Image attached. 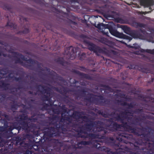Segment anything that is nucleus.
I'll list each match as a JSON object with an SVG mask.
<instances>
[{"label": "nucleus", "mask_w": 154, "mask_h": 154, "mask_svg": "<svg viewBox=\"0 0 154 154\" xmlns=\"http://www.w3.org/2000/svg\"><path fill=\"white\" fill-rule=\"evenodd\" d=\"M52 112L54 114H59L60 113V111L58 108H53Z\"/></svg>", "instance_id": "47"}, {"label": "nucleus", "mask_w": 154, "mask_h": 154, "mask_svg": "<svg viewBox=\"0 0 154 154\" xmlns=\"http://www.w3.org/2000/svg\"><path fill=\"white\" fill-rule=\"evenodd\" d=\"M140 5L143 6L144 7H149V9L151 10V6L154 5V0H140Z\"/></svg>", "instance_id": "16"}, {"label": "nucleus", "mask_w": 154, "mask_h": 154, "mask_svg": "<svg viewBox=\"0 0 154 154\" xmlns=\"http://www.w3.org/2000/svg\"><path fill=\"white\" fill-rule=\"evenodd\" d=\"M86 55L85 53H82L79 54V59L82 60H85L86 58Z\"/></svg>", "instance_id": "37"}, {"label": "nucleus", "mask_w": 154, "mask_h": 154, "mask_svg": "<svg viewBox=\"0 0 154 154\" xmlns=\"http://www.w3.org/2000/svg\"><path fill=\"white\" fill-rule=\"evenodd\" d=\"M87 144V143L86 142L83 141L81 143H80L78 144V146L79 147V148H80L81 146H80V145H85Z\"/></svg>", "instance_id": "60"}, {"label": "nucleus", "mask_w": 154, "mask_h": 154, "mask_svg": "<svg viewBox=\"0 0 154 154\" xmlns=\"http://www.w3.org/2000/svg\"><path fill=\"white\" fill-rule=\"evenodd\" d=\"M13 103L11 104L10 106V109L13 112H14L15 111L17 110V109L18 105L17 103H15V101L14 100H12Z\"/></svg>", "instance_id": "32"}, {"label": "nucleus", "mask_w": 154, "mask_h": 154, "mask_svg": "<svg viewBox=\"0 0 154 154\" xmlns=\"http://www.w3.org/2000/svg\"><path fill=\"white\" fill-rule=\"evenodd\" d=\"M15 53L17 54L18 55L20 56V58L21 59L25 61H26V63L28 65H31L32 66L30 67V68H28L29 69L31 70H34V66L32 65V62L33 61L34 59H32L31 58L27 59V57H25L24 55L21 53H20L19 52H15Z\"/></svg>", "instance_id": "15"}, {"label": "nucleus", "mask_w": 154, "mask_h": 154, "mask_svg": "<svg viewBox=\"0 0 154 154\" xmlns=\"http://www.w3.org/2000/svg\"><path fill=\"white\" fill-rule=\"evenodd\" d=\"M121 28L124 31V32L129 35L132 30H131L130 28L128 27L127 26L123 25L122 26Z\"/></svg>", "instance_id": "27"}, {"label": "nucleus", "mask_w": 154, "mask_h": 154, "mask_svg": "<svg viewBox=\"0 0 154 154\" xmlns=\"http://www.w3.org/2000/svg\"><path fill=\"white\" fill-rule=\"evenodd\" d=\"M2 56L5 57H6V55L5 53H4L3 51L0 50V56Z\"/></svg>", "instance_id": "58"}, {"label": "nucleus", "mask_w": 154, "mask_h": 154, "mask_svg": "<svg viewBox=\"0 0 154 154\" xmlns=\"http://www.w3.org/2000/svg\"><path fill=\"white\" fill-rule=\"evenodd\" d=\"M79 67L80 68L78 69L82 71L86 72V70L87 69L85 67L83 66H79Z\"/></svg>", "instance_id": "56"}, {"label": "nucleus", "mask_w": 154, "mask_h": 154, "mask_svg": "<svg viewBox=\"0 0 154 154\" xmlns=\"http://www.w3.org/2000/svg\"><path fill=\"white\" fill-rule=\"evenodd\" d=\"M29 120L31 122H36L38 120V118L37 117H31L30 118H29Z\"/></svg>", "instance_id": "51"}, {"label": "nucleus", "mask_w": 154, "mask_h": 154, "mask_svg": "<svg viewBox=\"0 0 154 154\" xmlns=\"http://www.w3.org/2000/svg\"><path fill=\"white\" fill-rule=\"evenodd\" d=\"M122 118H123L124 119H126L127 118V116H129L128 114L125 110L124 111L122 112L121 113V115L119 114Z\"/></svg>", "instance_id": "40"}, {"label": "nucleus", "mask_w": 154, "mask_h": 154, "mask_svg": "<svg viewBox=\"0 0 154 154\" xmlns=\"http://www.w3.org/2000/svg\"><path fill=\"white\" fill-rule=\"evenodd\" d=\"M117 114V116L114 117V119L118 121H120L122 124H119L113 121V118H111L107 120L108 122L111 123L110 124L107 125L108 127L109 128L112 126L113 129L114 131H118L119 129L123 128L126 131L129 132L137 133V131L136 128H134L132 126H130L127 122H124V119L121 118L120 115L118 114Z\"/></svg>", "instance_id": "1"}, {"label": "nucleus", "mask_w": 154, "mask_h": 154, "mask_svg": "<svg viewBox=\"0 0 154 154\" xmlns=\"http://www.w3.org/2000/svg\"><path fill=\"white\" fill-rule=\"evenodd\" d=\"M79 91H80V93L85 95V93L86 92V90L84 88L79 89Z\"/></svg>", "instance_id": "55"}, {"label": "nucleus", "mask_w": 154, "mask_h": 154, "mask_svg": "<svg viewBox=\"0 0 154 154\" xmlns=\"http://www.w3.org/2000/svg\"><path fill=\"white\" fill-rule=\"evenodd\" d=\"M35 88L37 90L38 92H40L42 94H47V95H44L42 97V100L44 101H48L50 105L52 106L54 102L51 100V89L50 88L42 84L36 85Z\"/></svg>", "instance_id": "5"}, {"label": "nucleus", "mask_w": 154, "mask_h": 154, "mask_svg": "<svg viewBox=\"0 0 154 154\" xmlns=\"http://www.w3.org/2000/svg\"><path fill=\"white\" fill-rule=\"evenodd\" d=\"M129 35L134 38H140L142 37V34L138 31L132 30Z\"/></svg>", "instance_id": "19"}, {"label": "nucleus", "mask_w": 154, "mask_h": 154, "mask_svg": "<svg viewBox=\"0 0 154 154\" xmlns=\"http://www.w3.org/2000/svg\"><path fill=\"white\" fill-rule=\"evenodd\" d=\"M56 123L57 124V122L53 123L52 121L50 122L49 123V125H54L55 127H49L48 128H45L43 135H54L53 133L55 131V129H56L57 130H61V129H58V128L56 127Z\"/></svg>", "instance_id": "13"}, {"label": "nucleus", "mask_w": 154, "mask_h": 154, "mask_svg": "<svg viewBox=\"0 0 154 154\" xmlns=\"http://www.w3.org/2000/svg\"><path fill=\"white\" fill-rule=\"evenodd\" d=\"M5 55H6V57H8L10 59L12 57L14 58L13 57V56L14 55V54L13 55H11L10 54H5Z\"/></svg>", "instance_id": "63"}, {"label": "nucleus", "mask_w": 154, "mask_h": 154, "mask_svg": "<svg viewBox=\"0 0 154 154\" xmlns=\"http://www.w3.org/2000/svg\"><path fill=\"white\" fill-rule=\"evenodd\" d=\"M124 101L121 100H115V103L118 105H120V104L121 103H122L124 102Z\"/></svg>", "instance_id": "52"}, {"label": "nucleus", "mask_w": 154, "mask_h": 154, "mask_svg": "<svg viewBox=\"0 0 154 154\" xmlns=\"http://www.w3.org/2000/svg\"><path fill=\"white\" fill-rule=\"evenodd\" d=\"M140 71L143 72L144 73H149L150 72V71L149 69L148 68H143L141 67L140 69H139Z\"/></svg>", "instance_id": "43"}, {"label": "nucleus", "mask_w": 154, "mask_h": 154, "mask_svg": "<svg viewBox=\"0 0 154 154\" xmlns=\"http://www.w3.org/2000/svg\"><path fill=\"white\" fill-rule=\"evenodd\" d=\"M83 18L84 20H82V22L83 23H86L87 21L90 19V17L88 15H84Z\"/></svg>", "instance_id": "44"}, {"label": "nucleus", "mask_w": 154, "mask_h": 154, "mask_svg": "<svg viewBox=\"0 0 154 154\" xmlns=\"http://www.w3.org/2000/svg\"><path fill=\"white\" fill-rule=\"evenodd\" d=\"M121 106H128V109H131V108H133L136 105V104L134 103H128L126 102H124L123 103L120 104Z\"/></svg>", "instance_id": "25"}, {"label": "nucleus", "mask_w": 154, "mask_h": 154, "mask_svg": "<svg viewBox=\"0 0 154 154\" xmlns=\"http://www.w3.org/2000/svg\"><path fill=\"white\" fill-rule=\"evenodd\" d=\"M44 114L41 113L40 112H36L33 113L32 116L31 117L33 118L36 116H44Z\"/></svg>", "instance_id": "46"}, {"label": "nucleus", "mask_w": 154, "mask_h": 154, "mask_svg": "<svg viewBox=\"0 0 154 154\" xmlns=\"http://www.w3.org/2000/svg\"><path fill=\"white\" fill-rule=\"evenodd\" d=\"M141 51L143 52H147L151 54H154V49L152 50L150 49L144 50L142 49L141 50Z\"/></svg>", "instance_id": "42"}, {"label": "nucleus", "mask_w": 154, "mask_h": 154, "mask_svg": "<svg viewBox=\"0 0 154 154\" xmlns=\"http://www.w3.org/2000/svg\"><path fill=\"white\" fill-rule=\"evenodd\" d=\"M141 120V119L139 117L134 118L132 121V124L135 125H137L138 122L140 121Z\"/></svg>", "instance_id": "39"}, {"label": "nucleus", "mask_w": 154, "mask_h": 154, "mask_svg": "<svg viewBox=\"0 0 154 154\" xmlns=\"http://www.w3.org/2000/svg\"><path fill=\"white\" fill-rule=\"evenodd\" d=\"M145 98H147L149 100V102L151 105V106L152 108H154V98L150 97H148L145 98L143 97V100L145 101Z\"/></svg>", "instance_id": "33"}, {"label": "nucleus", "mask_w": 154, "mask_h": 154, "mask_svg": "<svg viewBox=\"0 0 154 154\" xmlns=\"http://www.w3.org/2000/svg\"><path fill=\"white\" fill-rule=\"evenodd\" d=\"M78 112L80 115H82V112H79L77 111H75L72 113V114L69 115V116L63 117L61 119L60 122L58 124H57L56 125V127L58 128V129H61L62 132L65 131H66V129L65 128V125L63 123V121L66 120L68 121L69 123L72 124V127L73 128H77L78 125L77 124L75 123L72 122V118H73L75 119H81V118H79L78 116L76 115H78V113H77ZM63 133V132H62Z\"/></svg>", "instance_id": "3"}, {"label": "nucleus", "mask_w": 154, "mask_h": 154, "mask_svg": "<svg viewBox=\"0 0 154 154\" xmlns=\"http://www.w3.org/2000/svg\"><path fill=\"white\" fill-rule=\"evenodd\" d=\"M71 71L74 73L77 74L83 78L86 79L88 80H91V77L88 74L82 73L79 71L74 69H72Z\"/></svg>", "instance_id": "18"}, {"label": "nucleus", "mask_w": 154, "mask_h": 154, "mask_svg": "<svg viewBox=\"0 0 154 154\" xmlns=\"http://www.w3.org/2000/svg\"><path fill=\"white\" fill-rule=\"evenodd\" d=\"M80 50V49L78 47H74L72 46H70L67 48L65 50V52L67 54L72 55L75 54L77 52Z\"/></svg>", "instance_id": "17"}, {"label": "nucleus", "mask_w": 154, "mask_h": 154, "mask_svg": "<svg viewBox=\"0 0 154 154\" xmlns=\"http://www.w3.org/2000/svg\"><path fill=\"white\" fill-rule=\"evenodd\" d=\"M55 61L58 64L64 66L66 64H67L68 62L65 61L64 58L62 57H59L55 59Z\"/></svg>", "instance_id": "23"}, {"label": "nucleus", "mask_w": 154, "mask_h": 154, "mask_svg": "<svg viewBox=\"0 0 154 154\" xmlns=\"http://www.w3.org/2000/svg\"><path fill=\"white\" fill-rule=\"evenodd\" d=\"M100 86L102 87L105 88V89L101 88L100 90L101 91H104V92L105 93H108L109 92H107V91H108L109 92H112L114 90L112 88L110 87L108 85H106L103 84H101Z\"/></svg>", "instance_id": "20"}, {"label": "nucleus", "mask_w": 154, "mask_h": 154, "mask_svg": "<svg viewBox=\"0 0 154 154\" xmlns=\"http://www.w3.org/2000/svg\"><path fill=\"white\" fill-rule=\"evenodd\" d=\"M9 84L5 83L4 81H0V87L3 88L4 90H11V89L9 88Z\"/></svg>", "instance_id": "22"}, {"label": "nucleus", "mask_w": 154, "mask_h": 154, "mask_svg": "<svg viewBox=\"0 0 154 154\" xmlns=\"http://www.w3.org/2000/svg\"><path fill=\"white\" fill-rule=\"evenodd\" d=\"M104 26L105 29H109L111 35L116 37L128 40L129 41L132 39V38L130 36L118 32L116 28L110 23L104 24Z\"/></svg>", "instance_id": "6"}, {"label": "nucleus", "mask_w": 154, "mask_h": 154, "mask_svg": "<svg viewBox=\"0 0 154 154\" xmlns=\"http://www.w3.org/2000/svg\"><path fill=\"white\" fill-rule=\"evenodd\" d=\"M42 105V108L45 109H46L48 106V104L46 103H44Z\"/></svg>", "instance_id": "57"}, {"label": "nucleus", "mask_w": 154, "mask_h": 154, "mask_svg": "<svg viewBox=\"0 0 154 154\" xmlns=\"http://www.w3.org/2000/svg\"><path fill=\"white\" fill-rule=\"evenodd\" d=\"M137 129V133H132L134 134V135H150V133L153 131V129L148 125L146 126L145 127H142L141 128L137 127H134Z\"/></svg>", "instance_id": "10"}, {"label": "nucleus", "mask_w": 154, "mask_h": 154, "mask_svg": "<svg viewBox=\"0 0 154 154\" xmlns=\"http://www.w3.org/2000/svg\"><path fill=\"white\" fill-rule=\"evenodd\" d=\"M83 97L84 101L86 103V105L94 103L96 105L103 106L104 104H109L110 101L109 99L105 98L101 95H98L88 93Z\"/></svg>", "instance_id": "2"}, {"label": "nucleus", "mask_w": 154, "mask_h": 154, "mask_svg": "<svg viewBox=\"0 0 154 154\" xmlns=\"http://www.w3.org/2000/svg\"><path fill=\"white\" fill-rule=\"evenodd\" d=\"M64 32L66 34L72 37H74L75 35V34L73 31L67 29H65L64 30Z\"/></svg>", "instance_id": "31"}, {"label": "nucleus", "mask_w": 154, "mask_h": 154, "mask_svg": "<svg viewBox=\"0 0 154 154\" xmlns=\"http://www.w3.org/2000/svg\"><path fill=\"white\" fill-rule=\"evenodd\" d=\"M28 116H25L24 114L19 115L17 117V118L19 119V121H24L28 119Z\"/></svg>", "instance_id": "29"}, {"label": "nucleus", "mask_w": 154, "mask_h": 154, "mask_svg": "<svg viewBox=\"0 0 154 154\" xmlns=\"http://www.w3.org/2000/svg\"><path fill=\"white\" fill-rule=\"evenodd\" d=\"M36 126L35 124L31 123L29 124L28 128L26 129V131H32L34 129L36 128Z\"/></svg>", "instance_id": "28"}, {"label": "nucleus", "mask_w": 154, "mask_h": 154, "mask_svg": "<svg viewBox=\"0 0 154 154\" xmlns=\"http://www.w3.org/2000/svg\"><path fill=\"white\" fill-rule=\"evenodd\" d=\"M97 113L100 115H101L103 117L105 118H107L109 115V114L107 112H106L103 111H101L100 110H99L97 112ZM115 112H112L110 115V116H114L116 115Z\"/></svg>", "instance_id": "24"}, {"label": "nucleus", "mask_w": 154, "mask_h": 154, "mask_svg": "<svg viewBox=\"0 0 154 154\" xmlns=\"http://www.w3.org/2000/svg\"><path fill=\"white\" fill-rule=\"evenodd\" d=\"M125 110L127 112L128 114H132V110L131 109H128V108L126 109Z\"/></svg>", "instance_id": "59"}, {"label": "nucleus", "mask_w": 154, "mask_h": 154, "mask_svg": "<svg viewBox=\"0 0 154 154\" xmlns=\"http://www.w3.org/2000/svg\"><path fill=\"white\" fill-rule=\"evenodd\" d=\"M20 124L22 126L23 129L25 131L28 128L29 122L28 121H21L20 122Z\"/></svg>", "instance_id": "26"}, {"label": "nucleus", "mask_w": 154, "mask_h": 154, "mask_svg": "<svg viewBox=\"0 0 154 154\" xmlns=\"http://www.w3.org/2000/svg\"><path fill=\"white\" fill-rule=\"evenodd\" d=\"M78 113V112H77ZM81 118V119H83L85 123L84 124V126H78L77 128H76V131L78 132L77 135H80L79 133L82 134L84 132V128H85L86 130L89 131H91L95 127L96 125V122L93 121H91V120H94V118H88L86 116H82L80 115L79 113L76 115Z\"/></svg>", "instance_id": "4"}, {"label": "nucleus", "mask_w": 154, "mask_h": 154, "mask_svg": "<svg viewBox=\"0 0 154 154\" xmlns=\"http://www.w3.org/2000/svg\"><path fill=\"white\" fill-rule=\"evenodd\" d=\"M5 26L9 27L10 28L15 29L17 28V26L15 24H14L8 21Z\"/></svg>", "instance_id": "34"}, {"label": "nucleus", "mask_w": 154, "mask_h": 154, "mask_svg": "<svg viewBox=\"0 0 154 154\" xmlns=\"http://www.w3.org/2000/svg\"><path fill=\"white\" fill-rule=\"evenodd\" d=\"M43 25L47 29H52V25L50 22L45 21L43 23Z\"/></svg>", "instance_id": "30"}, {"label": "nucleus", "mask_w": 154, "mask_h": 154, "mask_svg": "<svg viewBox=\"0 0 154 154\" xmlns=\"http://www.w3.org/2000/svg\"><path fill=\"white\" fill-rule=\"evenodd\" d=\"M35 3L40 5L44 4L45 1L44 0H33Z\"/></svg>", "instance_id": "50"}, {"label": "nucleus", "mask_w": 154, "mask_h": 154, "mask_svg": "<svg viewBox=\"0 0 154 154\" xmlns=\"http://www.w3.org/2000/svg\"><path fill=\"white\" fill-rule=\"evenodd\" d=\"M6 129V127L4 126H0V133L4 132Z\"/></svg>", "instance_id": "54"}, {"label": "nucleus", "mask_w": 154, "mask_h": 154, "mask_svg": "<svg viewBox=\"0 0 154 154\" xmlns=\"http://www.w3.org/2000/svg\"><path fill=\"white\" fill-rule=\"evenodd\" d=\"M80 37L83 38H87V36L85 35L82 34L80 35Z\"/></svg>", "instance_id": "64"}, {"label": "nucleus", "mask_w": 154, "mask_h": 154, "mask_svg": "<svg viewBox=\"0 0 154 154\" xmlns=\"http://www.w3.org/2000/svg\"><path fill=\"white\" fill-rule=\"evenodd\" d=\"M33 64H36L37 65L38 68L40 70H41L42 71H44V69L43 68H42L41 67V63H39L37 61L34 60H33V61L32 62V65L33 66Z\"/></svg>", "instance_id": "35"}, {"label": "nucleus", "mask_w": 154, "mask_h": 154, "mask_svg": "<svg viewBox=\"0 0 154 154\" xmlns=\"http://www.w3.org/2000/svg\"><path fill=\"white\" fill-rule=\"evenodd\" d=\"M129 69H138V66L137 65H134V64H130L128 66Z\"/></svg>", "instance_id": "49"}, {"label": "nucleus", "mask_w": 154, "mask_h": 154, "mask_svg": "<svg viewBox=\"0 0 154 154\" xmlns=\"http://www.w3.org/2000/svg\"><path fill=\"white\" fill-rule=\"evenodd\" d=\"M52 9L53 11L58 14H62L63 15V17L66 18L68 19H69V15L67 13L63 12L62 13L61 11L58 10V9L54 7H52Z\"/></svg>", "instance_id": "21"}, {"label": "nucleus", "mask_w": 154, "mask_h": 154, "mask_svg": "<svg viewBox=\"0 0 154 154\" xmlns=\"http://www.w3.org/2000/svg\"><path fill=\"white\" fill-rule=\"evenodd\" d=\"M14 79L16 81L19 82V81L22 79V78L21 77H14Z\"/></svg>", "instance_id": "61"}, {"label": "nucleus", "mask_w": 154, "mask_h": 154, "mask_svg": "<svg viewBox=\"0 0 154 154\" xmlns=\"http://www.w3.org/2000/svg\"><path fill=\"white\" fill-rule=\"evenodd\" d=\"M1 122L4 124V127H6V130L4 132L6 133L4 135H17L16 133L13 134L12 132V131L15 128L17 130H19L20 128V127L18 125V124L16 123H14L13 124V126H10L9 128L8 125V122L6 119L5 118H1Z\"/></svg>", "instance_id": "8"}, {"label": "nucleus", "mask_w": 154, "mask_h": 154, "mask_svg": "<svg viewBox=\"0 0 154 154\" xmlns=\"http://www.w3.org/2000/svg\"><path fill=\"white\" fill-rule=\"evenodd\" d=\"M15 52H12V53L14 54V55L13 57L14 58L13 60L14 61L15 63L16 64L19 63L24 67L27 68H30L31 67V65H28L26 63H24L22 60L20 58V56L18 55L17 54H16Z\"/></svg>", "instance_id": "12"}, {"label": "nucleus", "mask_w": 154, "mask_h": 154, "mask_svg": "<svg viewBox=\"0 0 154 154\" xmlns=\"http://www.w3.org/2000/svg\"><path fill=\"white\" fill-rule=\"evenodd\" d=\"M84 42L87 46L89 50L93 51L98 56H99L100 54H105L106 53V49L101 48L88 40H84Z\"/></svg>", "instance_id": "7"}, {"label": "nucleus", "mask_w": 154, "mask_h": 154, "mask_svg": "<svg viewBox=\"0 0 154 154\" xmlns=\"http://www.w3.org/2000/svg\"><path fill=\"white\" fill-rule=\"evenodd\" d=\"M128 46L130 48H134L135 49H137L139 48V46L136 43L133 44V46L129 45Z\"/></svg>", "instance_id": "48"}, {"label": "nucleus", "mask_w": 154, "mask_h": 154, "mask_svg": "<svg viewBox=\"0 0 154 154\" xmlns=\"http://www.w3.org/2000/svg\"><path fill=\"white\" fill-rule=\"evenodd\" d=\"M70 1L72 3H73L74 5H71L70 7H67L66 10L68 12H69L71 10V7L76 9H80L79 4L81 5L86 3L91 5L92 3L95 1L94 0H81V1H79V0H70Z\"/></svg>", "instance_id": "9"}, {"label": "nucleus", "mask_w": 154, "mask_h": 154, "mask_svg": "<svg viewBox=\"0 0 154 154\" xmlns=\"http://www.w3.org/2000/svg\"><path fill=\"white\" fill-rule=\"evenodd\" d=\"M125 96V94L122 93H119V97L120 98H124Z\"/></svg>", "instance_id": "62"}, {"label": "nucleus", "mask_w": 154, "mask_h": 154, "mask_svg": "<svg viewBox=\"0 0 154 154\" xmlns=\"http://www.w3.org/2000/svg\"><path fill=\"white\" fill-rule=\"evenodd\" d=\"M143 112V110L142 109H136L135 111V112L136 113L139 114L140 112Z\"/></svg>", "instance_id": "53"}, {"label": "nucleus", "mask_w": 154, "mask_h": 154, "mask_svg": "<svg viewBox=\"0 0 154 154\" xmlns=\"http://www.w3.org/2000/svg\"><path fill=\"white\" fill-rule=\"evenodd\" d=\"M3 8L5 10H8L10 11L12 9V6L11 5L7 4H5L3 6Z\"/></svg>", "instance_id": "41"}, {"label": "nucleus", "mask_w": 154, "mask_h": 154, "mask_svg": "<svg viewBox=\"0 0 154 154\" xmlns=\"http://www.w3.org/2000/svg\"><path fill=\"white\" fill-rule=\"evenodd\" d=\"M62 112L61 113V114L62 118H63L64 117L63 116V115L67 112V110L66 108L65 107V105L62 106Z\"/></svg>", "instance_id": "45"}, {"label": "nucleus", "mask_w": 154, "mask_h": 154, "mask_svg": "<svg viewBox=\"0 0 154 154\" xmlns=\"http://www.w3.org/2000/svg\"><path fill=\"white\" fill-rule=\"evenodd\" d=\"M29 32V30L28 28H24L23 30L20 31H18L17 34H21L23 33L24 34H26L28 33Z\"/></svg>", "instance_id": "38"}, {"label": "nucleus", "mask_w": 154, "mask_h": 154, "mask_svg": "<svg viewBox=\"0 0 154 154\" xmlns=\"http://www.w3.org/2000/svg\"><path fill=\"white\" fill-rule=\"evenodd\" d=\"M134 25L137 28H145L146 25L139 22H135Z\"/></svg>", "instance_id": "36"}, {"label": "nucleus", "mask_w": 154, "mask_h": 154, "mask_svg": "<svg viewBox=\"0 0 154 154\" xmlns=\"http://www.w3.org/2000/svg\"><path fill=\"white\" fill-rule=\"evenodd\" d=\"M55 90L64 96L65 97H68L67 94L69 92H72L73 91L72 89H70L67 88L63 87L62 88H58L54 87Z\"/></svg>", "instance_id": "14"}, {"label": "nucleus", "mask_w": 154, "mask_h": 154, "mask_svg": "<svg viewBox=\"0 0 154 154\" xmlns=\"http://www.w3.org/2000/svg\"><path fill=\"white\" fill-rule=\"evenodd\" d=\"M96 122V130L98 132H101L100 135H105L106 134L109 133L108 131H109L107 128H105L102 127L104 125V123L101 121H97Z\"/></svg>", "instance_id": "11"}]
</instances>
